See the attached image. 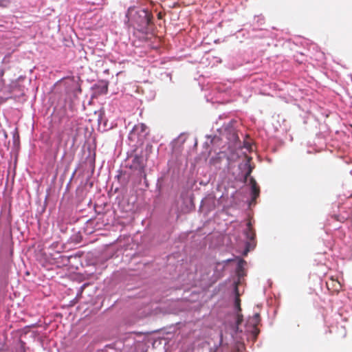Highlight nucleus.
<instances>
[{
	"instance_id": "obj_7",
	"label": "nucleus",
	"mask_w": 352,
	"mask_h": 352,
	"mask_svg": "<svg viewBox=\"0 0 352 352\" xmlns=\"http://www.w3.org/2000/svg\"><path fill=\"white\" fill-rule=\"evenodd\" d=\"M250 160H248V163H247V165H248V170L247 171V173H245V179H247V178L248 177L250 176L252 172V168L251 167V166L250 165Z\"/></svg>"
},
{
	"instance_id": "obj_6",
	"label": "nucleus",
	"mask_w": 352,
	"mask_h": 352,
	"mask_svg": "<svg viewBox=\"0 0 352 352\" xmlns=\"http://www.w3.org/2000/svg\"><path fill=\"white\" fill-rule=\"evenodd\" d=\"M108 92V82H102L100 86V94H106Z\"/></svg>"
},
{
	"instance_id": "obj_3",
	"label": "nucleus",
	"mask_w": 352,
	"mask_h": 352,
	"mask_svg": "<svg viewBox=\"0 0 352 352\" xmlns=\"http://www.w3.org/2000/svg\"><path fill=\"white\" fill-rule=\"evenodd\" d=\"M250 185L252 188V201H255L256 198L259 196L260 188L254 178H250Z\"/></svg>"
},
{
	"instance_id": "obj_9",
	"label": "nucleus",
	"mask_w": 352,
	"mask_h": 352,
	"mask_svg": "<svg viewBox=\"0 0 352 352\" xmlns=\"http://www.w3.org/2000/svg\"><path fill=\"white\" fill-rule=\"evenodd\" d=\"M146 148V150L151 151L152 148V146L151 144H147Z\"/></svg>"
},
{
	"instance_id": "obj_8",
	"label": "nucleus",
	"mask_w": 352,
	"mask_h": 352,
	"mask_svg": "<svg viewBox=\"0 0 352 352\" xmlns=\"http://www.w3.org/2000/svg\"><path fill=\"white\" fill-rule=\"evenodd\" d=\"M236 318H237L236 324H237V325H239L243 321V316H242V314H240V312L237 311Z\"/></svg>"
},
{
	"instance_id": "obj_2",
	"label": "nucleus",
	"mask_w": 352,
	"mask_h": 352,
	"mask_svg": "<svg viewBox=\"0 0 352 352\" xmlns=\"http://www.w3.org/2000/svg\"><path fill=\"white\" fill-rule=\"evenodd\" d=\"M146 158H144L142 155H135L132 160L130 168L131 169L137 170L140 173H143L146 164Z\"/></svg>"
},
{
	"instance_id": "obj_10",
	"label": "nucleus",
	"mask_w": 352,
	"mask_h": 352,
	"mask_svg": "<svg viewBox=\"0 0 352 352\" xmlns=\"http://www.w3.org/2000/svg\"><path fill=\"white\" fill-rule=\"evenodd\" d=\"M254 317V319L256 320H258V318H259V314H256Z\"/></svg>"
},
{
	"instance_id": "obj_4",
	"label": "nucleus",
	"mask_w": 352,
	"mask_h": 352,
	"mask_svg": "<svg viewBox=\"0 0 352 352\" xmlns=\"http://www.w3.org/2000/svg\"><path fill=\"white\" fill-rule=\"evenodd\" d=\"M245 234L246 237L251 241H254L255 239L256 234L254 230L252 228L251 221H249L247 223V228L245 231Z\"/></svg>"
},
{
	"instance_id": "obj_11",
	"label": "nucleus",
	"mask_w": 352,
	"mask_h": 352,
	"mask_svg": "<svg viewBox=\"0 0 352 352\" xmlns=\"http://www.w3.org/2000/svg\"><path fill=\"white\" fill-rule=\"evenodd\" d=\"M220 338H221V342L222 340H223V334H222V333H221Z\"/></svg>"
},
{
	"instance_id": "obj_12",
	"label": "nucleus",
	"mask_w": 352,
	"mask_h": 352,
	"mask_svg": "<svg viewBox=\"0 0 352 352\" xmlns=\"http://www.w3.org/2000/svg\"><path fill=\"white\" fill-rule=\"evenodd\" d=\"M243 262H244V261H243V260H241V261H240L239 265H240L241 263H243Z\"/></svg>"
},
{
	"instance_id": "obj_1",
	"label": "nucleus",
	"mask_w": 352,
	"mask_h": 352,
	"mask_svg": "<svg viewBox=\"0 0 352 352\" xmlns=\"http://www.w3.org/2000/svg\"><path fill=\"white\" fill-rule=\"evenodd\" d=\"M148 134V129L147 126L144 123H139L133 126L129 134V138L131 139H134L137 137L138 141L142 142Z\"/></svg>"
},
{
	"instance_id": "obj_5",
	"label": "nucleus",
	"mask_w": 352,
	"mask_h": 352,
	"mask_svg": "<svg viewBox=\"0 0 352 352\" xmlns=\"http://www.w3.org/2000/svg\"><path fill=\"white\" fill-rule=\"evenodd\" d=\"M234 292H235L234 307L238 312H241V299L239 297L238 287L236 286L235 287Z\"/></svg>"
}]
</instances>
